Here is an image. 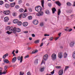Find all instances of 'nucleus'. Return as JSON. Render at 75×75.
Here are the masks:
<instances>
[{
    "label": "nucleus",
    "mask_w": 75,
    "mask_h": 75,
    "mask_svg": "<svg viewBox=\"0 0 75 75\" xmlns=\"http://www.w3.org/2000/svg\"><path fill=\"white\" fill-rule=\"evenodd\" d=\"M38 60H36L35 61H34V64H36L37 65V64H38Z\"/></svg>",
    "instance_id": "obj_29"
},
{
    "label": "nucleus",
    "mask_w": 75,
    "mask_h": 75,
    "mask_svg": "<svg viewBox=\"0 0 75 75\" xmlns=\"http://www.w3.org/2000/svg\"><path fill=\"white\" fill-rule=\"evenodd\" d=\"M23 56H21V57H20V56H18L17 58L18 60V61H20V62L21 63V62H23Z\"/></svg>",
    "instance_id": "obj_5"
},
{
    "label": "nucleus",
    "mask_w": 75,
    "mask_h": 75,
    "mask_svg": "<svg viewBox=\"0 0 75 75\" xmlns=\"http://www.w3.org/2000/svg\"><path fill=\"white\" fill-rule=\"evenodd\" d=\"M4 62H5V63H6V64H8V63L9 62V61L6 59H4Z\"/></svg>",
    "instance_id": "obj_22"
},
{
    "label": "nucleus",
    "mask_w": 75,
    "mask_h": 75,
    "mask_svg": "<svg viewBox=\"0 0 75 75\" xmlns=\"http://www.w3.org/2000/svg\"><path fill=\"white\" fill-rule=\"evenodd\" d=\"M29 57V56L28 55H27V56H26L24 58L25 59H26L27 58H28Z\"/></svg>",
    "instance_id": "obj_47"
},
{
    "label": "nucleus",
    "mask_w": 75,
    "mask_h": 75,
    "mask_svg": "<svg viewBox=\"0 0 75 75\" xmlns=\"http://www.w3.org/2000/svg\"><path fill=\"white\" fill-rule=\"evenodd\" d=\"M16 60H17V58H16V57H14L12 59V62L13 63L15 62Z\"/></svg>",
    "instance_id": "obj_17"
},
{
    "label": "nucleus",
    "mask_w": 75,
    "mask_h": 75,
    "mask_svg": "<svg viewBox=\"0 0 75 75\" xmlns=\"http://www.w3.org/2000/svg\"><path fill=\"white\" fill-rule=\"evenodd\" d=\"M15 3H12L10 4L11 7H14L15 5Z\"/></svg>",
    "instance_id": "obj_27"
},
{
    "label": "nucleus",
    "mask_w": 75,
    "mask_h": 75,
    "mask_svg": "<svg viewBox=\"0 0 75 75\" xmlns=\"http://www.w3.org/2000/svg\"><path fill=\"white\" fill-rule=\"evenodd\" d=\"M74 44H75V42H74V41H73L70 42V46L71 47H74Z\"/></svg>",
    "instance_id": "obj_12"
},
{
    "label": "nucleus",
    "mask_w": 75,
    "mask_h": 75,
    "mask_svg": "<svg viewBox=\"0 0 75 75\" xmlns=\"http://www.w3.org/2000/svg\"><path fill=\"white\" fill-rule=\"evenodd\" d=\"M71 12H72V11L71 10H69L68 11L67 13H71Z\"/></svg>",
    "instance_id": "obj_52"
},
{
    "label": "nucleus",
    "mask_w": 75,
    "mask_h": 75,
    "mask_svg": "<svg viewBox=\"0 0 75 75\" xmlns=\"http://www.w3.org/2000/svg\"><path fill=\"white\" fill-rule=\"evenodd\" d=\"M28 23L27 22H23V25L24 27H27L28 25Z\"/></svg>",
    "instance_id": "obj_13"
},
{
    "label": "nucleus",
    "mask_w": 75,
    "mask_h": 75,
    "mask_svg": "<svg viewBox=\"0 0 75 75\" xmlns=\"http://www.w3.org/2000/svg\"><path fill=\"white\" fill-rule=\"evenodd\" d=\"M45 14H47V15H48L50 14V11L48 10H46L45 11Z\"/></svg>",
    "instance_id": "obj_14"
},
{
    "label": "nucleus",
    "mask_w": 75,
    "mask_h": 75,
    "mask_svg": "<svg viewBox=\"0 0 75 75\" xmlns=\"http://www.w3.org/2000/svg\"><path fill=\"white\" fill-rule=\"evenodd\" d=\"M28 20H31L32 19V16H30L28 17Z\"/></svg>",
    "instance_id": "obj_38"
},
{
    "label": "nucleus",
    "mask_w": 75,
    "mask_h": 75,
    "mask_svg": "<svg viewBox=\"0 0 75 75\" xmlns=\"http://www.w3.org/2000/svg\"><path fill=\"white\" fill-rule=\"evenodd\" d=\"M48 5L49 7H51V4L50 3H49L48 4Z\"/></svg>",
    "instance_id": "obj_56"
},
{
    "label": "nucleus",
    "mask_w": 75,
    "mask_h": 75,
    "mask_svg": "<svg viewBox=\"0 0 75 75\" xmlns=\"http://www.w3.org/2000/svg\"><path fill=\"white\" fill-rule=\"evenodd\" d=\"M32 37H35V35L34 34H32Z\"/></svg>",
    "instance_id": "obj_61"
},
{
    "label": "nucleus",
    "mask_w": 75,
    "mask_h": 75,
    "mask_svg": "<svg viewBox=\"0 0 75 75\" xmlns=\"http://www.w3.org/2000/svg\"><path fill=\"white\" fill-rule=\"evenodd\" d=\"M9 20V18L7 17H5L4 18V22H7Z\"/></svg>",
    "instance_id": "obj_11"
},
{
    "label": "nucleus",
    "mask_w": 75,
    "mask_h": 75,
    "mask_svg": "<svg viewBox=\"0 0 75 75\" xmlns=\"http://www.w3.org/2000/svg\"><path fill=\"white\" fill-rule=\"evenodd\" d=\"M10 13V12L9 10L5 11H4V14L5 15H8Z\"/></svg>",
    "instance_id": "obj_7"
},
{
    "label": "nucleus",
    "mask_w": 75,
    "mask_h": 75,
    "mask_svg": "<svg viewBox=\"0 0 75 75\" xmlns=\"http://www.w3.org/2000/svg\"><path fill=\"white\" fill-rule=\"evenodd\" d=\"M69 68V67L68 66H66L65 67V70H67V69H68Z\"/></svg>",
    "instance_id": "obj_45"
},
{
    "label": "nucleus",
    "mask_w": 75,
    "mask_h": 75,
    "mask_svg": "<svg viewBox=\"0 0 75 75\" xmlns=\"http://www.w3.org/2000/svg\"><path fill=\"white\" fill-rule=\"evenodd\" d=\"M52 13L53 14H54V13H55V12L57 11L56 9H55V8H52Z\"/></svg>",
    "instance_id": "obj_19"
},
{
    "label": "nucleus",
    "mask_w": 75,
    "mask_h": 75,
    "mask_svg": "<svg viewBox=\"0 0 75 75\" xmlns=\"http://www.w3.org/2000/svg\"><path fill=\"white\" fill-rule=\"evenodd\" d=\"M40 27H43V26H44V23L43 22H41L40 23Z\"/></svg>",
    "instance_id": "obj_31"
},
{
    "label": "nucleus",
    "mask_w": 75,
    "mask_h": 75,
    "mask_svg": "<svg viewBox=\"0 0 75 75\" xmlns=\"http://www.w3.org/2000/svg\"><path fill=\"white\" fill-rule=\"evenodd\" d=\"M54 70L52 71L51 72V74H52V75H53V74H54Z\"/></svg>",
    "instance_id": "obj_53"
},
{
    "label": "nucleus",
    "mask_w": 75,
    "mask_h": 75,
    "mask_svg": "<svg viewBox=\"0 0 75 75\" xmlns=\"http://www.w3.org/2000/svg\"><path fill=\"white\" fill-rule=\"evenodd\" d=\"M1 72V70H0V75H1L3 74V73H2Z\"/></svg>",
    "instance_id": "obj_58"
},
{
    "label": "nucleus",
    "mask_w": 75,
    "mask_h": 75,
    "mask_svg": "<svg viewBox=\"0 0 75 75\" xmlns=\"http://www.w3.org/2000/svg\"><path fill=\"white\" fill-rule=\"evenodd\" d=\"M44 36H45V37H46V36H50V35H48L47 34H45L44 35Z\"/></svg>",
    "instance_id": "obj_50"
},
{
    "label": "nucleus",
    "mask_w": 75,
    "mask_h": 75,
    "mask_svg": "<svg viewBox=\"0 0 75 75\" xmlns=\"http://www.w3.org/2000/svg\"><path fill=\"white\" fill-rule=\"evenodd\" d=\"M24 72H20V75H24Z\"/></svg>",
    "instance_id": "obj_44"
},
{
    "label": "nucleus",
    "mask_w": 75,
    "mask_h": 75,
    "mask_svg": "<svg viewBox=\"0 0 75 75\" xmlns=\"http://www.w3.org/2000/svg\"><path fill=\"white\" fill-rule=\"evenodd\" d=\"M72 30V29H68V31H69V32H70V31H71Z\"/></svg>",
    "instance_id": "obj_54"
},
{
    "label": "nucleus",
    "mask_w": 75,
    "mask_h": 75,
    "mask_svg": "<svg viewBox=\"0 0 75 75\" xmlns=\"http://www.w3.org/2000/svg\"><path fill=\"white\" fill-rule=\"evenodd\" d=\"M73 57L74 58H75V52H74L73 53Z\"/></svg>",
    "instance_id": "obj_35"
},
{
    "label": "nucleus",
    "mask_w": 75,
    "mask_h": 75,
    "mask_svg": "<svg viewBox=\"0 0 75 75\" xmlns=\"http://www.w3.org/2000/svg\"><path fill=\"white\" fill-rule=\"evenodd\" d=\"M45 70V67H41L39 69V71L40 72H42L44 71Z\"/></svg>",
    "instance_id": "obj_9"
},
{
    "label": "nucleus",
    "mask_w": 75,
    "mask_h": 75,
    "mask_svg": "<svg viewBox=\"0 0 75 75\" xmlns=\"http://www.w3.org/2000/svg\"><path fill=\"white\" fill-rule=\"evenodd\" d=\"M42 10V8L40 6H37L35 7V10L36 11H38V13L36 14V15L38 16H42L44 14L43 12L41 11Z\"/></svg>",
    "instance_id": "obj_1"
},
{
    "label": "nucleus",
    "mask_w": 75,
    "mask_h": 75,
    "mask_svg": "<svg viewBox=\"0 0 75 75\" xmlns=\"http://www.w3.org/2000/svg\"><path fill=\"white\" fill-rule=\"evenodd\" d=\"M37 52H38V50H36L35 51L34 50L32 52V54H35V53H36Z\"/></svg>",
    "instance_id": "obj_33"
},
{
    "label": "nucleus",
    "mask_w": 75,
    "mask_h": 75,
    "mask_svg": "<svg viewBox=\"0 0 75 75\" xmlns=\"http://www.w3.org/2000/svg\"><path fill=\"white\" fill-rule=\"evenodd\" d=\"M26 5L27 6H30V4H29V3H27L26 4Z\"/></svg>",
    "instance_id": "obj_59"
},
{
    "label": "nucleus",
    "mask_w": 75,
    "mask_h": 75,
    "mask_svg": "<svg viewBox=\"0 0 75 75\" xmlns=\"http://www.w3.org/2000/svg\"><path fill=\"white\" fill-rule=\"evenodd\" d=\"M19 12H20V13H22L24 11V9L23 8H21L19 9Z\"/></svg>",
    "instance_id": "obj_25"
},
{
    "label": "nucleus",
    "mask_w": 75,
    "mask_h": 75,
    "mask_svg": "<svg viewBox=\"0 0 75 75\" xmlns=\"http://www.w3.org/2000/svg\"><path fill=\"white\" fill-rule=\"evenodd\" d=\"M27 16V14L26 13H23L22 15V16L23 18H25V17Z\"/></svg>",
    "instance_id": "obj_20"
},
{
    "label": "nucleus",
    "mask_w": 75,
    "mask_h": 75,
    "mask_svg": "<svg viewBox=\"0 0 75 75\" xmlns=\"http://www.w3.org/2000/svg\"><path fill=\"white\" fill-rule=\"evenodd\" d=\"M56 68L57 69H59V68H61V66H56Z\"/></svg>",
    "instance_id": "obj_48"
},
{
    "label": "nucleus",
    "mask_w": 75,
    "mask_h": 75,
    "mask_svg": "<svg viewBox=\"0 0 75 75\" xmlns=\"http://www.w3.org/2000/svg\"><path fill=\"white\" fill-rule=\"evenodd\" d=\"M57 58V54H53L52 55V60H55Z\"/></svg>",
    "instance_id": "obj_4"
},
{
    "label": "nucleus",
    "mask_w": 75,
    "mask_h": 75,
    "mask_svg": "<svg viewBox=\"0 0 75 75\" xmlns=\"http://www.w3.org/2000/svg\"><path fill=\"white\" fill-rule=\"evenodd\" d=\"M27 75H31V73H30V72L29 71L28 73H27Z\"/></svg>",
    "instance_id": "obj_49"
},
{
    "label": "nucleus",
    "mask_w": 75,
    "mask_h": 75,
    "mask_svg": "<svg viewBox=\"0 0 75 75\" xmlns=\"http://www.w3.org/2000/svg\"><path fill=\"white\" fill-rule=\"evenodd\" d=\"M5 7H6V8H8V7H10V6L8 4H5Z\"/></svg>",
    "instance_id": "obj_28"
},
{
    "label": "nucleus",
    "mask_w": 75,
    "mask_h": 75,
    "mask_svg": "<svg viewBox=\"0 0 75 75\" xmlns=\"http://www.w3.org/2000/svg\"><path fill=\"white\" fill-rule=\"evenodd\" d=\"M61 10L59 9L57 12V14L59 16L60 15V14L61 13Z\"/></svg>",
    "instance_id": "obj_26"
},
{
    "label": "nucleus",
    "mask_w": 75,
    "mask_h": 75,
    "mask_svg": "<svg viewBox=\"0 0 75 75\" xmlns=\"http://www.w3.org/2000/svg\"><path fill=\"white\" fill-rule=\"evenodd\" d=\"M67 53H65L64 54V58H67Z\"/></svg>",
    "instance_id": "obj_32"
},
{
    "label": "nucleus",
    "mask_w": 75,
    "mask_h": 75,
    "mask_svg": "<svg viewBox=\"0 0 75 75\" xmlns=\"http://www.w3.org/2000/svg\"><path fill=\"white\" fill-rule=\"evenodd\" d=\"M33 23L35 25H37L38 23V21L37 20H34Z\"/></svg>",
    "instance_id": "obj_10"
},
{
    "label": "nucleus",
    "mask_w": 75,
    "mask_h": 75,
    "mask_svg": "<svg viewBox=\"0 0 75 75\" xmlns=\"http://www.w3.org/2000/svg\"><path fill=\"white\" fill-rule=\"evenodd\" d=\"M48 55L47 54H45L44 55L43 57V59L45 61H47L48 59Z\"/></svg>",
    "instance_id": "obj_6"
},
{
    "label": "nucleus",
    "mask_w": 75,
    "mask_h": 75,
    "mask_svg": "<svg viewBox=\"0 0 75 75\" xmlns=\"http://www.w3.org/2000/svg\"><path fill=\"white\" fill-rule=\"evenodd\" d=\"M8 55V53H6L4 54L2 57V58H3L4 59L6 58V57H7Z\"/></svg>",
    "instance_id": "obj_18"
},
{
    "label": "nucleus",
    "mask_w": 75,
    "mask_h": 75,
    "mask_svg": "<svg viewBox=\"0 0 75 75\" xmlns=\"http://www.w3.org/2000/svg\"><path fill=\"white\" fill-rule=\"evenodd\" d=\"M53 38H53V37H50V41H52V40H53Z\"/></svg>",
    "instance_id": "obj_43"
},
{
    "label": "nucleus",
    "mask_w": 75,
    "mask_h": 75,
    "mask_svg": "<svg viewBox=\"0 0 75 75\" xmlns=\"http://www.w3.org/2000/svg\"><path fill=\"white\" fill-rule=\"evenodd\" d=\"M21 17H22V14H21L20 15H19V18H21Z\"/></svg>",
    "instance_id": "obj_57"
},
{
    "label": "nucleus",
    "mask_w": 75,
    "mask_h": 75,
    "mask_svg": "<svg viewBox=\"0 0 75 75\" xmlns=\"http://www.w3.org/2000/svg\"><path fill=\"white\" fill-rule=\"evenodd\" d=\"M6 30H9V31H7L6 32V33L8 34H11L12 33H13V27H11L10 26H8L6 27Z\"/></svg>",
    "instance_id": "obj_2"
},
{
    "label": "nucleus",
    "mask_w": 75,
    "mask_h": 75,
    "mask_svg": "<svg viewBox=\"0 0 75 75\" xmlns=\"http://www.w3.org/2000/svg\"><path fill=\"white\" fill-rule=\"evenodd\" d=\"M13 22L14 24H16L17 23H18V20L15 19L13 20Z\"/></svg>",
    "instance_id": "obj_16"
},
{
    "label": "nucleus",
    "mask_w": 75,
    "mask_h": 75,
    "mask_svg": "<svg viewBox=\"0 0 75 75\" xmlns=\"http://www.w3.org/2000/svg\"><path fill=\"white\" fill-rule=\"evenodd\" d=\"M15 53L16 54H18V50H17L16 51H15Z\"/></svg>",
    "instance_id": "obj_55"
},
{
    "label": "nucleus",
    "mask_w": 75,
    "mask_h": 75,
    "mask_svg": "<svg viewBox=\"0 0 75 75\" xmlns=\"http://www.w3.org/2000/svg\"><path fill=\"white\" fill-rule=\"evenodd\" d=\"M15 52V50H13V52H12V54H14V52Z\"/></svg>",
    "instance_id": "obj_63"
},
{
    "label": "nucleus",
    "mask_w": 75,
    "mask_h": 75,
    "mask_svg": "<svg viewBox=\"0 0 75 75\" xmlns=\"http://www.w3.org/2000/svg\"><path fill=\"white\" fill-rule=\"evenodd\" d=\"M15 8H16V9H18L20 8V6L18 5H16L15 6Z\"/></svg>",
    "instance_id": "obj_40"
},
{
    "label": "nucleus",
    "mask_w": 75,
    "mask_h": 75,
    "mask_svg": "<svg viewBox=\"0 0 75 75\" xmlns=\"http://www.w3.org/2000/svg\"><path fill=\"white\" fill-rule=\"evenodd\" d=\"M39 42L40 40H38L35 41V43H36V44H38V43H39Z\"/></svg>",
    "instance_id": "obj_30"
},
{
    "label": "nucleus",
    "mask_w": 75,
    "mask_h": 75,
    "mask_svg": "<svg viewBox=\"0 0 75 75\" xmlns=\"http://www.w3.org/2000/svg\"><path fill=\"white\" fill-rule=\"evenodd\" d=\"M56 3L57 4V5H58V6H60V5H61V4L60 3H59V2L58 1L56 2Z\"/></svg>",
    "instance_id": "obj_36"
},
{
    "label": "nucleus",
    "mask_w": 75,
    "mask_h": 75,
    "mask_svg": "<svg viewBox=\"0 0 75 75\" xmlns=\"http://www.w3.org/2000/svg\"><path fill=\"white\" fill-rule=\"evenodd\" d=\"M41 5L43 7H44V1L42 0L41 1Z\"/></svg>",
    "instance_id": "obj_23"
},
{
    "label": "nucleus",
    "mask_w": 75,
    "mask_h": 75,
    "mask_svg": "<svg viewBox=\"0 0 75 75\" xmlns=\"http://www.w3.org/2000/svg\"><path fill=\"white\" fill-rule=\"evenodd\" d=\"M13 16H17V13L16 12H13Z\"/></svg>",
    "instance_id": "obj_34"
},
{
    "label": "nucleus",
    "mask_w": 75,
    "mask_h": 75,
    "mask_svg": "<svg viewBox=\"0 0 75 75\" xmlns=\"http://www.w3.org/2000/svg\"><path fill=\"white\" fill-rule=\"evenodd\" d=\"M7 66H5L4 67V69L5 70H6V69H7Z\"/></svg>",
    "instance_id": "obj_51"
},
{
    "label": "nucleus",
    "mask_w": 75,
    "mask_h": 75,
    "mask_svg": "<svg viewBox=\"0 0 75 75\" xmlns=\"http://www.w3.org/2000/svg\"><path fill=\"white\" fill-rule=\"evenodd\" d=\"M58 57L59 58H62L63 57L62 53L61 52H59L58 53Z\"/></svg>",
    "instance_id": "obj_8"
},
{
    "label": "nucleus",
    "mask_w": 75,
    "mask_h": 75,
    "mask_svg": "<svg viewBox=\"0 0 75 75\" xmlns=\"http://www.w3.org/2000/svg\"><path fill=\"white\" fill-rule=\"evenodd\" d=\"M67 6H71L72 4L70 2H67Z\"/></svg>",
    "instance_id": "obj_21"
},
{
    "label": "nucleus",
    "mask_w": 75,
    "mask_h": 75,
    "mask_svg": "<svg viewBox=\"0 0 75 75\" xmlns=\"http://www.w3.org/2000/svg\"><path fill=\"white\" fill-rule=\"evenodd\" d=\"M28 10L29 12H32V9L31 8H29Z\"/></svg>",
    "instance_id": "obj_41"
},
{
    "label": "nucleus",
    "mask_w": 75,
    "mask_h": 75,
    "mask_svg": "<svg viewBox=\"0 0 75 75\" xmlns=\"http://www.w3.org/2000/svg\"><path fill=\"white\" fill-rule=\"evenodd\" d=\"M17 23L18 25H21V24H22V22L20 21H18Z\"/></svg>",
    "instance_id": "obj_24"
},
{
    "label": "nucleus",
    "mask_w": 75,
    "mask_h": 75,
    "mask_svg": "<svg viewBox=\"0 0 75 75\" xmlns=\"http://www.w3.org/2000/svg\"><path fill=\"white\" fill-rule=\"evenodd\" d=\"M43 45V43H42L40 45V47H42Z\"/></svg>",
    "instance_id": "obj_60"
},
{
    "label": "nucleus",
    "mask_w": 75,
    "mask_h": 75,
    "mask_svg": "<svg viewBox=\"0 0 75 75\" xmlns=\"http://www.w3.org/2000/svg\"><path fill=\"white\" fill-rule=\"evenodd\" d=\"M13 31L12 33H16V31H17V33H19L21 31V30L19 28H13Z\"/></svg>",
    "instance_id": "obj_3"
},
{
    "label": "nucleus",
    "mask_w": 75,
    "mask_h": 75,
    "mask_svg": "<svg viewBox=\"0 0 75 75\" xmlns=\"http://www.w3.org/2000/svg\"><path fill=\"white\" fill-rule=\"evenodd\" d=\"M73 6H75V1L74 2Z\"/></svg>",
    "instance_id": "obj_64"
},
{
    "label": "nucleus",
    "mask_w": 75,
    "mask_h": 75,
    "mask_svg": "<svg viewBox=\"0 0 75 75\" xmlns=\"http://www.w3.org/2000/svg\"><path fill=\"white\" fill-rule=\"evenodd\" d=\"M59 38V37H57L56 38V39L55 41H57V40H58V39Z\"/></svg>",
    "instance_id": "obj_62"
},
{
    "label": "nucleus",
    "mask_w": 75,
    "mask_h": 75,
    "mask_svg": "<svg viewBox=\"0 0 75 75\" xmlns=\"http://www.w3.org/2000/svg\"><path fill=\"white\" fill-rule=\"evenodd\" d=\"M23 2V1L21 0H19L18 1V4H21V3H22V2Z\"/></svg>",
    "instance_id": "obj_37"
},
{
    "label": "nucleus",
    "mask_w": 75,
    "mask_h": 75,
    "mask_svg": "<svg viewBox=\"0 0 75 75\" xmlns=\"http://www.w3.org/2000/svg\"><path fill=\"white\" fill-rule=\"evenodd\" d=\"M7 73V70H5V71H4L2 73L3 74H6Z\"/></svg>",
    "instance_id": "obj_46"
},
{
    "label": "nucleus",
    "mask_w": 75,
    "mask_h": 75,
    "mask_svg": "<svg viewBox=\"0 0 75 75\" xmlns=\"http://www.w3.org/2000/svg\"><path fill=\"white\" fill-rule=\"evenodd\" d=\"M4 2L2 1H0V5H3Z\"/></svg>",
    "instance_id": "obj_39"
},
{
    "label": "nucleus",
    "mask_w": 75,
    "mask_h": 75,
    "mask_svg": "<svg viewBox=\"0 0 75 75\" xmlns=\"http://www.w3.org/2000/svg\"><path fill=\"white\" fill-rule=\"evenodd\" d=\"M63 73H64V72L62 70H61L59 72V75H62Z\"/></svg>",
    "instance_id": "obj_15"
},
{
    "label": "nucleus",
    "mask_w": 75,
    "mask_h": 75,
    "mask_svg": "<svg viewBox=\"0 0 75 75\" xmlns=\"http://www.w3.org/2000/svg\"><path fill=\"white\" fill-rule=\"evenodd\" d=\"M45 64V62L44 60H42V62L41 64Z\"/></svg>",
    "instance_id": "obj_42"
}]
</instances>
